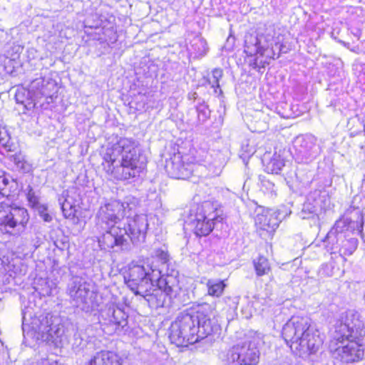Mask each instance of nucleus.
<instances>
[{
    "instance_id": "f257e3e1",
    "label": "nucleus",
    "mask_w": 365,
    "mask_h": 365,
    "mask_svg": "<svg viewBox=\"0 0 365 365\" xmlns=\"http://www.w3.org/2000/svg\"><path fill=\"white\" fill-rule=\"evenodd\" d=\"M213 311L212 305L204 303L190 312L180 313L170 327L171 342L184 346L219 334L220 327L211 319Z\"/></svg>"
},
{
    "instance_id": "f03ea898",
    "label": "nucleus",
    "mask_w": 365,
    "mask_h": 365,
    "mask_svg": "<svg viewBox=\"0 0 365 365\" xmlns=\"http://www.w3.org/2000/svg\"><path fill=\"white\" fill-rule=\"evenodd\" d=\"M162 272L153 260L145 264H131L124 279L135 295L143 296L148 302L159 292L170 298L175 297L180 289L179 281L173 275H162Z\"/></svg>"
},
{
    "instance_id": "7ed1b4c3",
    "label": "nucleus",
    "mask_w": 365,
    "mask_h": 365,
    "mask_svg": "<svg viewBox=\"0 0 365 365\" xmlns=\"http://www.w3.org/2000/svg\"><path fill=\"white\" fill-rule=\"evenodd\" d=\"M365 336V327L359 314L354 310L343 313L334 326L329 348L335 359L349 364L361 360L364 346L361 339Z\"/></svg>"
},
{
    "instance_id": "20e7f679",
    "label": "nucleus",
    "mask_w": 365,
    "mask_h": 365,
    "mask_svg": "<svg viewBox=\"0 0 365 365\" xmlns=\"http://www.w3.org/2000/svg\"><path fill=\"white\" fill-rule=\"evenodd\" d=\"M103 163L104 170L119 180L135 179L145 169V158L140 155V149L132 138H119L107 150Z\"/></svg>"
},
{
    "instance_id": "39448f33",
    "label": "nucleus",
    "mask_w": 365,
    "mask_h": 365,
    "mask_svg": "<svg viewBox=\"0 0 365 365\" xmlns=\"http://www.w3.org/2000/svg\"><path fill=\"white\" fill-rule=\"evenodd\" d=\"M282 335L292 352L304 359H312L323 344L318 330L307 317L293 316L284 325Z\"/></svg>"
},
{
    "instance_id": "423d86ee",
    "label": "nucleus",
    "mask_w": 365,
    "mask_h": 365,
    "mask_svg": "<svg viewBox=\"0 0 365 365\" xmlns=\"http://www.w3.org/2000/svg\"><path fill=\"white\" fill-rule=\"evenodd\" d=\"M148 229V217L145 215H135L128 217L126 226H111L106 232L98 237V244L102 250L118 247L122 250L129 247L128 238L133 244L143 242Z\"/></svg>"
},
{
    "instance_id": "0eeeda50",
    "label": "nucleus",
    "mask_w": 365,
    "mask_h": 365,
    "mask_svg": "<svg viewBox=\"0 0 365 365\" xmlns=\"http://www.w3.org/2000/svg\"><path fill=\"white\" fill-rule=\"evenodd\" d=\"M129 201V198L123 202L113 200L101 206L97 214V228H101L106 232L111 226H117L120 220L135 207V205L130 203Z\"/></svg>"
},
{
    "instance_id": "6e6552de",
    "label": "nucleus",
    "mask_w": 365,
    "mask_h": 365,
    "mask_svg": "<svg viewBox=\"0 0 365 365\" xmlns=\"http://www.w3.org/2000/svg\"><path fill=\"white\" fill-rule=\"evenodd\" d=\"M220 214L221 210L213 202H203L197 208L195 218L191 222L195 234L199 237L209 235L215 225L222 220Z\"/></svg>"
},
{
    "instance_id": "1a4fd4ad",
    "label": "nucleus",
    "mask_w": 365,
    "mask_h": 365,
    "mask_svg": "<svg viewBox=\"0 0 365 365\" xmlns=\"http://www.w3.org/2000/svg\"><path fill=\"white\" fill-rule=\"evenodd\" d=\"M259 351L255 344L245 341L230 348L226 354V365H257Z\"/></svg>"
},
{
    "instance_id": "9d476101",
    "label": "nucleus",
    "mask_w": 365,
    "mask_h": 365,
    "mask_svg": "<svg viewBox=\"0 0 365 365\" xmlns=\"http://www.w3.org/2000/svg\"><path fill=\"white\" fill-rule=\"evenodd\" d=\"M29 217L24 207H13L0 202V225L8 232L19 233L24 230Z\"/></svg>"
},
{
    "instance_id": "9b49d317",
    "label": "nucleus",
    "mask_w": 365,
    "mask_h": 365,
    "mask_svg": "<svg viewBox=\"0 0 365 365\" xmlns=\"http://www.w3.org/2000/svg\"><path fill=\"white\" fill-rule=\"evenodd\" d=\"M35 331L43 341L58 345L64 334V327L58 317L48 314L38 319Z\"/></svg>"
},
{
    "instance_id": "f8f14e48",
    "label": "nucleus",
    "mask_w": 365,
    "mask_h": 365,
    "mask_svg": "<svg viewBox=\"0 0 365 365\" xmlns=\"http://www.w3.org/2000/svg\"><path fill=\"white\" fill-rule=\"evenodd\" d=\"M68 293L77 307L82 309L89 308L92 302L93 292L91 290L90 283L85 279L74 277L70 284Z\"/></svg>"
},
{
    "instance_id": "ddd939ff",
    "label": "nucleus",
    "mask_w": 365,
    "mask_h": 365,
    "mask_svg": "<svg viewBox=\"0 0 365 365\" xmlns=\"http://www.w3.org/2000/svg\"><path fill=\"white\" fill-rule=\"evenodd\" d=\"M103 330L108 334H113L123 329L128 324L125 312L115 306H110L101 313Z\"/></svg>"
},
{
    "instance_id": "4468645a",
    "label": "nucleus",
    "mask_w": 365,
    "mask_h": 365,
    "mask_svg": "<svg viewBox=\"0 0 365 365\" xmlns=\"http://www.w3.org/2000/svg\"><path fill=\"white\" fill-rule=\"evenodd\" d=\"M279 213L277 211L265 210L257 214L255 225L260 237L264 240L271 238L279 226Z\"/></svg>"
},
{
    "instance_id": "2eb2a0df",
    "label": "nucleus",
    "mask_w": 365,
    "mask_h": 365,
    "mask_svg": "<svg viewBox=\"0 0 365 365\" xmlns=\"http://www.w3.org/2000/svg\"><path fill=\"white\" fill-rule=\"evenodd\" d=\"M165 168L168 175L173 178H185L191 173L189 163L185 164L180 153H174L166 160Z\"/></svg>"
},
{
    "instance_id": "dca6fc26",
    "label": "nucleus",
    "mask_w": 365,
    "mask_h": 365,
    "mask_svg": "<svg viewBox=\"0 0 365 365\" xmlns=\"http://www.w3.org/2000/svg\"><path fill=\"white\" fill-rule=\"evenodd\" d=\"M201 153L198 156H195L192 163L201 164L205 163V166H208L211 170L213 168L214 174H219L225 163V158L220 152H214L213 154H208L204 150H201Z\"/></svg>"
},
{
    "instance_id": "f3484780",
    "label": "nucleus",
    "mask_w": 365,
    "mask_h": 365,
    "mask_svg": "<svg viewBox=\"0 0 365 365\" xmlns=\"http://www.w3.org/2000/svg\"><path fill=\"white\" fill-rule=\"evenodd\" d=\"M78 195L75 188L63 191L58 198L62 212L65 217H73L76 211Z\"/></svg>"
},
{
    "instance_id": "a211bd4d",
    "label": "nucleus",
    "mask_w": 365,
    "mask_h": 365,
    "mask_svg": "<svg viewBox=\"0 0 365 365\" xmlns=\"http://www.w3.org/2000/svg\"><path fill=\"white\" fill-rule=\"evenodd\" d=\"M356 214L357 218L356 220H353L349 217H343L337 220L334 224L335 229L342 233L346 231L352 232L356 231L362 236L364 217L362 213L359 211H358Z\"/></svg>"
},
{
    "instance_id": "6ab92c4d",
    "label": "nucleus",
    "mask_w": 365,
    "mask_h": 365,
    "mask_svg": "<svg viewBox=\"0 0 365 365\" xmlns=\"http://www.w3.org/2000/svg\"><path fill=\"white\" fill-rule=\"evenodd\" d=\"M262 163L264 166V170L271 174H279L282 168L285 165L284 159L280 153H274L271 155L270 153H266L262 158Z\"/></svg>"
},
{
    "instance_id": "aec40b11",
    "label": "nucleus",
    "mask_w": 365,
    "mask_h": 365,
    "mask_svg": "<svg viewBox=\"0 0 365 365\" xmlns=\"http://www.w3.org/2000/svg\"><path fill=\"white\" fill-rule=\"evenodd\" d=\"M265 48L262 46H259L257 48L254 54L247 55L248 65L254 69L259 71L262 68H264L267 65L269 64V60L274 59L276 57L275 53L272 56L265 57L264 56Z\"/></svg>"
},
{
    "instance_id": "412c9836",
    "label": "nucleus",
    "mask_w": 365,
    "mask_h": 365,
    "mask_svg": "<svg viewBox=\"0 0 365 365\" xmlns=\"http://www.w3.org/2000/svg\"><path fill=\"white\" fill-rule=\"evenodd\" d=\"M343 240V233L335 229H332L327 233L324 242L325 247L330 254L339 253L341 256V242Z\"/></svg>"
},
{
    "instance_id": "4be33fe9",
    "label": "nucleus",
    "mask_w": 365,
    "mask_h": 365,
    "mask_svg": "<svg viewBox=\"0 0 365 365\" xmlns=\"http://www.w3.org/2000/svg\"><path fill=\"white\" fill-rule=\"evenodd\" d=\"M89 365H122V359L113 351H103L90 360Z\"/></svg>"
},
{
    "instance_id": "5701e85b",
    "label": "nucleus",
    "mask_w": 365,
    "mask_h": 365,
    "mask_svg": "<svg viewBox=\"0 0 365 365\" xmlns=\"http://www.w3.org/2000/svg\"><path fill=\"white\" fill-rule=\"evenodd\" d=\"M358 246V240L355 237L346 238V236L343 233V240L341 242V257L344 261H346L345 256L351 255L356 250Z\"/></svg>"
},
{
    "instance_id": "b1692460",
    "label": "nucleus",
    "mask_w": 365,
    "mask_h": 365,
    "mask_svg": "<svg viewBox=\"0 0 365 365\" xmlns=\"http://www.w3.org/2000/svg\"><path fill=\"white\" fill-rule=\"evenodd\" d=\"M207 287V293L212 297H220L226 287L223 281L220 279H208L206 283Z\"/></svg>"
},
{
    "instance_id": "393cba45",
    "label": "nucleus",
    "mask_w": 365,
    "mask_h": 365,
    "mask_svg": "<svg viewBox=\"0 0 365 365\" xmlns=\"http://www.w3.org/2000/svg\"><path fill=\"white\" fill-rule=\"evenodd\" d=\"M253 264L256 274L259 277L267 274L270 271L269 261L263 256H259L257 259H254Z\"/></svg>"
},
{
    "instance_id": "a878e982",
    "label": "nucleus",
    "mask_w": 365,
    "mask_h": 365,
    "mask_svg": "<svg viewBox=\"0 0 365 365\" xmlns=\"http://www.w3.org/2000/svg\"><path fill=\"white\" fill-rule=\"evenodd\" d=\"M16 138H0V152L2 153L17 150L19 144Z\"/></svg>"
},
{
    "instance_id": "bb28decb",
    "label": "nucleus",
    "mask_w": 365,
    "mask_h": 365,
    "mask_svg": "<svg viewBox=\"0 0 365 365\" xmlns=\"http://www.w3.org/2000/svg\"><path fill=\"white\" fill-rule=\"evenodd\" d=\"M242 152L247 155H253L256 151L255 141L252 138H244L241 143Z\"/></svg>"
},
{
    "instance_id": "cd10ccee",
    "label": "nucleus",
    "mask_w": 365,
    "mask_h": 365,
    "mask_svg": "<svg viewBox=\"0 0 365 365\" xmlns=\"http://www.w3.org/2000/svg\"><path fill=\"white\" fill-rule=\"evenodd\" d=\"M321 277H329L334 275V267L333 262H327L322 264L318 272Z\"/></svg>"
},
{
    "instance_id": "c85d7f7f",
    "label": "nucleus",
    "mask_w": 365,
    "mask_h": 365,
    "mask_svg": "<svg viewBox=\"0 0 365 365\" xmlns=\"http://www.w3.org/2000/svg\"><path fill=\"white\" fill-rule=\"evenodd\" d=\"M317 212V208L314 205L309 202H306L303 205V208L301 212V217L302 219L311 218Z\"/></svg>"
},
{
    "instance_id": "c756f323",
    "label": "nucleus",
    "mask_w": 365,
    "mask_h": 365,
    "mask_svg": "<svg viewBox=\"0 0 365 365\" xmlns=\"http://www.w3.org/2000/svg\"><path fill=\"white\" fill-rule=\"evenodd\" d=\"M154 257L160 263L161 266H165L169 261V255L167 251L162 249H156L154 252Z\"/></svg>"
},
{
    "instance_id": "7c9ffc66",
    "label": "nucleus",
    "mask_w": 365,
    "mask_h": 365,
    "mask_svg": "<svg viewBox=\"0 0 365 365\" xmlns=\"http://www.w3.org/2000/svg\"><path fill=\"white\" fill-rule=\"evenodd\" d=\"M262 189L264 192L269 194L271 196L277 195L274 184L268 180L262 181Z\"/></svg>"
},
{
    "instance_id": "2f4dec72",
    "label": "nucleus",
    "mask_w": 365,
    "mask_h": 365,
    "mask_svg": "<svg viewBox=\"0 0 365 365\" xmlns=\"http://www.w3.org/2000/svg\"><path fill=\"white\" fill-rule=\"evenodd\" d=\"M27 199H28V201H29V203L32 206V207H38L39 205H38V197L36 195L35 192L34 191V190L29 187V191L27 192Z\"/></svg>"
},
{
    "instance_id": "473e14b6",
    "label": "nucleus",
    "mask_w": 365,
    "mask_h": 365,
    "mask_svg": "<svg viewBox=\"0 0 365 365\" xmlns=\"http://www.w3.org/2000/svg\"><path fill=\"white\" fill-rule=\"evenodd\" d=\"M40 216L45 222H50L52 220L51 216L47 212V208L44 205H39L36 207Z\"/></svg>"
},
{
    "instance_id": "72a5a7b5",
    "label": "nucleus",
    "mask_w": 365,
    "mask_h": 365,
    "mask_svg": "<svg viewBox=\"0 0 365 365\" xmlns=\"http://www.w3.org/2000/svg\"><path fill=\"white\" fill-rule=\"evenodd\" d=\"M42 282L45 284L41 288H38L39 292L43 295H51L52 294V286L46 279H43Z\"/></svg>"
},
{
    "instance_id": "f704fd0d",
    "label": "nucleus",
    "mask_w": 365,
    "mask_h": 365,
    "mask_svg": "<svg viewBox=\"0 0 365 365\" xmlns=\"http://www.w3.org/2000/svg\"><path fill=\"white\" fill-rule=\"evenodd\" d=\"M16 167L24 173L29 172L32 168L31 165L26 160V158L21 160V163L18 164Z\"/></svg>"
},
{
    "instance_id": "c9c22d12",
    "label": "nucleus",
    "mask_w": 365,
    "mask_h": 365,
    "mask_svg": "<svg viewBox=\"0 0 365 365\" xmlns=\"http://www.w3.org/2000/svg\"><path fill=\"white\" fill-rule=\"evenodd\" d=\"M25 156L23 155L21 153H16L15 155H12V160L16 165L21 163V160H23Z\"/></svg>"
},
{
    "instance_id": "e433bc0d",
    "label": "nucleus",
    "mask_w": 365,
    "mask_h": 365,
    "mask_svg": "<svg viewBox=\"0 0 365 365\" xmlns=\"http://www.w3.org/2000/svg\"><path fill=\"white\" fill-rule=\"evenodd\" d=\"M5 180V178L3 176H0V190L4 189V181Z\"/></svg>"
},
{
    "instance_id": "4c0bfd02",
    "label": "nucleus",
    "mask_w": 365,
    "mask_h": 365,
    "mask_svg": "<svg viewBox=\"0 0 365 365\" xmlns=\"http://www.w3.org/2000/svg\"><path fill=\"white\" fill-rule=\"evenodd\" d=\"M8 182H9V180L6 178H5V180L4 181V187L7 185Z\"/></svg>"
}]
</instances>
